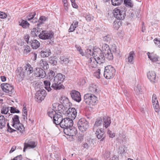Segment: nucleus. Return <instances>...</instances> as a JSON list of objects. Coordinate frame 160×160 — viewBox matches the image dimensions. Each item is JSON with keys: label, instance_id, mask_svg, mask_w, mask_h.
Masks as SVG:
<instances>
[{"label": "nucleus", "instance_id": "35", "mask_svg": "<svg viewBox=\"0 0 160 160\" xmlns=\"http://www.w3.org/2000/svg\"><path fill=\"white\" fill-rule=\"evenodd\" d=\"M7 121V119H6L3 116H0V129L5 126L6 122Z\"/></svg>", "mask_w": 160, "mask_h": 160}, {"label": "nucleus", "instance_id": "51", "mask_svg": "<svg viewBox=\"0 0 160 160\" xmlns=\"http://www.w3.org/2000/svg\"><path fill=\"white\" fill-rule=\"evenodd\" d=\"M153 41L156 45L160 48V39L156 38L154 39Z\"/></svg>", "mask_w": 160, "mask_h": 160}, {"label": "nucleus", "instance_id": "15", "mask_svg": "<svg viewBox=\"0 0 160 160\" xmlns=\"http://www.w3.org/2000/svg\"><path fill=\"white\" fill-rule=\"evenodd\" d=\"M88 92L94 94H97L100 91V89L98 86L93 83L90 84L88 88Z\"/></svg>", "mask_w": 160, "mask_h": 160}, {"label": "nucleus", "instance_id": "18", "mask_svg": "<svg viewBox=\"0 0 160 160\" xmlns=\"http://www.w3.org/2000/svg\"><path fill=\"white\" fill-rule=\"evenodd\" d=\"M148 58L153 62H155L157 63H160V58L159 56L153 53H150L149 52L147 53Z\"/></svg>", "mask_w": 160, "mask_h": 160}, {"label": "nucleus", "instance_id": "37", "mask_svg": "<svg viewBox=\"0 0 160 160\" xmlns=\"http://www.w3.org/2000/svg\"><path fill=\"white\" fill-rule=\"evenodd\" d=\"M52 106L53 108L56 112H61L62 105L59 104L58 103H54L52 104Z\"/></svg>", "mask_w": 160, "mask_h": 160}, {"label": "nucleus", "instance_id": "19", "mask_svg": "<svg viewBox=\"0 0 160 160\" xmlns=\"http://www.w3.org/2000/svg\"><path fill=\"white\" fill-rule=\"evenodd\" d=\"M97 64L96 60L93 57L89 59L87 63V65L91 69L96 68Z\"/></svg>", "mask_w": 160, "mask_h": 160}, {"label": "nucleus", "instance_id": "20", "mask_svg": "<svg viewBox=\"0 0 160 160\" xmlns=\"http://www.w3.org/2000/svg\"><path fill=\"white\" fill-rule=\"evenodd\" d=\"M63 118L61 112H57L53 118L54 123L56 125H59Z\"/></svg>", "mask_w": 160, "mask_h": 160}, {"label": "nucleus", "instance_id": "42", "mask_svg": "<svg viewBox=\"0 0 160 160\" xmlns=\"http://www.w3.org/2000/svg\"><path fill=\"white\" fill-rule=\"evenodd\" d=\"M125 4L127 7L132 8L133 6V4L131 0H124Z\"/></svg>", "mask_w": 160, "mask_h": 160}, {"label": "nucleus", "instance_id": "7", "mask_svg": "<svg viewBox=\"0 0 160 160\" xmlns=\"http://www.w3.org/2000/svg\"><path fill=\"white\" fill-rule=\"evenodd\" d=\"M126 12L119 8H117L114 10L113 15L118 19L123 20L126 16Z\"/></svg>", "mask_w": 160, "mask_h": 160}, {"label": "nucleus", "instance_id": "9", "mask_svg": "<svg viewBox=\"0 0 160 160\" xmlns=\"http://www.w3.org/2000/svg\"><path fill=\"white\" fill-rule=\"evenodd\" d=\"M64 133L68 136H74L77 133V130L72 126L63 129Z\"/></svg>", "mask_w": 160, "mask_h": 160}, {"label": "nucleus", "instance_id": "34", "mask_svg": "<svg viewBox=\"0 0 160 160\" xmlns=\"http://www.w3.org/2000/svg\"><path fill=\"white\" fill-rule=\"evenodd\" d=\"M19 25L23 28H27L29 27V24L27 21L21 19L19 21Z\"/></svg>", "mask_w": 160, "mask_h": 160}, {"label": "nucleus", "instance_id": "38", "mask_svg": "<svg viewBox=\"0 0 160 160\" xmlns=\"http://www.w3.org/2000/svg\"><path fill=\"white\" fill-rule=\"evenodd\" d=\"M38 27H37V29L36 28H34L33 29V31L32 32V33L34 36H38L40 38L39 35L41 34V32L39 31L38 29L39 28H38Z\"/></svg>", "mask_w": 160, "mask_h": 160}, {"label": "nucleus", "instance_id": "61", "mask_svg": "<svg viewBox=\"0 0 160 160\" xmlns=\"http://www.w3.org/2000/svg\"><path fill=\"white\" fill-rule=\"evenodd\" d=\"M110 152L109 151H106L105 153L104 154V156L105 158H108L110 156Z\"/></svg>", "mask_w": 160, "mask_h": 160}, {"label": "nucleus", "instance_id": "25", "mask_svg": "<svg viewBox=\"0 0 160 160\" xmlns=\"http://www.w3.org/2000/svg\"><path fill=\"white\" fill-rule=\"evenodd\" d=\"M65 78V76L64 75H63L61 73H59L55 76L53 81H55V82H58L59 83H62Z\"/></svg>", "mask_w": 160, "mask_h": 160}, {"label": "nucleus", "instance_id": "13", "mask_svg": "<svg viewBox=\"0 0 160 160\" xmlns=\"http://www.w3.org/2000/svg\"><path fill=\"white\" fill-rule=\"evenodd\" d=\"M24 145L23 151L25 152L26 149L33 148H35L37 145V143L34 141L29 140L27 141H26L24 143Z\"/></svg>", "mask_w": 160, "mask_h": 160}, {"label": "nucleus", "instance_id": "59", "mask_svg": "<svg viewBox=\"0 0 160 160\" xmlns=\"http://www.w3.org/2000/svg\"><path fill=\"white\" fill-rule=\"evenodd\" d=\"M7 16L6 14L4 12H0V18L4 19L6 18Z\"/></svg>", "mask_w": 160, "mask_h": 160}, {"label": "nucleus", "instance_id": "22", "mask_svg": "<svg viewBox=\"0 0 160 160\" xmlns=\"http://www.w3.org/2000/svg\"><path fill=\"white\" fill-rule=\"evenodd\" d=\"M35 74L37 77L43 78L46 76V73L44 71L40 68H36L35 70Z\"/></svg>", "mask_w": 160, "mask_h": 160}, {"label": "nucleus", "instance_id": "50", "mask_svg": "<svg viewBox=\"0 0 160 160\" xmlns=\"http://www.w3.org/2000/svg\"><path fill=\"white\" fill-rule=\"evenodd\" d=\"M60 59L61 61L63 62H64L65 64H67L68 63L69 60L68 58L64 56L61 57Z\"/></svg>", "mask_w": 160, "mask_h": 160}, {"label": "nucleus", "instance_id": "27", "mask_svg": "<svg viewBox=\"0 0 160 160\" xmlns=\"http://www.w3.org/2000/svg\"><path fill=\"white\" fill-rule=\"evenodd\" d=\"M95 131H96L95 134L97 136V138L98 139H100L102 138L101 140L102 141L104 139V137L103 135L104 132L103 129H97V130H96Z\"/></svg>", "mask_w": 160, "mask_h": 160}, {"label": "nucleus", "instance_id": "36", "mask_svg": "<svg viewBox=\"0 0 160 160\" xmlns=\"http://www.w3.org/2000/svg\"><path fill=\"white\" fill-rule=\"evenodd\" d=\"M41 56L43 57H48L51 54L50 50L49 49H44L41 52Z\"/></svg>", "mask_w": 160, "mask_h": 160}, {"label": "nucleus", "instance_id": "2", "mask_svg": "<svg viewBox=\"0 0 160 160\" xmlns=\"http://www.w3.org/2000/svg\"><path fill=\"white\" fill-rule=\"evenodd\" d=\"M101 50L102 54L105 56V57L108 59V60H112L113 58L112 54L111 52V51L110 49L109 46L106 44H102Z\"/></svg>", "mask_w": 160, "mask_h": 160}, {"label": "nucleus", "instance_id": "16", "mask_svg": "<svg viewBox=\"0 0 160 160\" xmlns=\"http://www.w3.org/2000/svg\"><path fill=\"white\" fill-rule=\"evenodd\" d=\"M152 101L155 111L156 112H158L160 110L159 106L157 96L155 94L152 95Z\"/></svg>", "mask_w": 160, "mask_h": 160}, {"label": "nucleus", "instance_id": "33", "mask_svg": "<svg viewBox=\"0 0 160 160\" xmlns=\"http://www.w3.org/2000/svg\"><path fill=\"white\" fill-rule=\"evenodd\" d=\"M135 54L134 51H132L130 52L128 54L127 58L128 62L131 64H132L133 62V59Z\"/></svg>", "mask_w": 160, "mask_h": 160}, {"label": "nucleus", "instance_id": "53", "mask_svg": "<svg viewBox=\"0 0 160 160\" xmlns=\"http://www.w3.org/2000/svg\"><path fill=\"white\" fill-rule=\"evenodd\" d=\"M103 40L106 42H109L111 40V37L110 35H108L104 36L103 38Z\"/></svg>", "mask_w": 160, "mask_h": 160}, {"label": "nucleus", "instance_id": "29", "mask_svg": "<svg viewBox=\"0 0 160 160\" xmlns=\"http://www.w3.org/2000/svg\"><path fill=\"white\" fill-rule=\"evenodd\" d=\"M103 119V126L106 128L109 127L111 122V118L109 117L104 116Z\"/></svg>", "mask_w": 160, "mask_h": 160}, {"label": "nucleus", "instance_id": "48", "mask_svg": "<svg viewBox=\"0 0 160 160\" xmlns=\"http://www.w3.org/2000/svg\"><path fill=\"white\" fill-rule=\"evenodd\" d=\"M124 148V147L122 145L120 146L118 150V153L121 154H124L125 151Z\"/></svg>", "mask_w": 160, "mask_h": 160}, {"label": "nucleus", "instance_id": "17", "mask_svg": "<svg viewBox=\"0 0 160 160\" xmlns=\"http://www.w3.org/2000/svg\"><path fill=\"white\" fill-rule=\"evenodd\" d=\"M72 99L78 102H79L81 100L80 93L76 90H72L71 93Z\"/></svg>", "mask_w": 160, "mask_h": 160}, {"label": "nucleus", "instance_id": "39", "mask_svg": "<svg viewBox=\"0 0 160 160\" xmlns=\"http://www.w3.org/2000/svg\"><path fill=\"white\" fill-rule=\"evenodd\" d=\"M44 84L45 86V88L48 92H50L51 90L50 87V83L49 81L45 80L44 81Z\"/></svg>", "mask_w": 160, "mask_h": 160}, {"label": "nucleus", "instance_id": "5", "mask_svg": "<svg viewBox=\"0 0 160 160\" xmlns=\"http://www.w3.org/2000/svg\"><path fill=\"white\" fill-rule=\"evenodd\" d=\"M12 127L20 132H22L24 130V128L20 123L19 116L17 115H14L12 118Z\"/></svg>", "mask_w": 160, "mask_h": 160}, {"label": "nucleus", "instance_id": "10", "mask_svg": "<svg viewBox=\"0 0 160 160\" xmlns=\"http://www.w3.org/2000/svg\"><path fill=\"white\" fill-rule=\"evenodd\" d=\"M40 35V38L42 39H51L53 36V33L52 32L42 31Z\"/></svg>", "mask_w": 160, "mask_h": 160}, {"label": "nucleus", "instance_id": "23", "mask_svg": "<svg viewBox=\"0 0 160 160\" xmlns=\"http://www.w3.org/2000/svg\"><path fill=\"white\" fill-rule=\"evenodd\" d=\"M39 65L40 68L44 70L47 69L49 68L48 64L45 59H41L39 62Z\"/></svg>", "mask_w": 160, "mask_h": 160}, {"label": "nucleus", "instance_id": "55", "mask_svg": "<svg viewBox=\"0 0 160 160\" xmlns=\"http://www.w3.org/2000/svg\"><path fill=\"white\" fill-rule=\"evenodd\" d=\"M10 112L11 113H19L20 112L16 108L14 107H10Z\"/></svg>", "mask_w": 160, "mask_h": 160}, {"label": "nucleus", "instance_id": "12", "mask_svg": "<svg viewBox=\"0 0 160 160\" xmlns=\"http://www.w3.org/2000/svg\"><path fill=\"white\" fill-rule=\"evenodd\" d=\"M27 76H26V78L27 79L32 81L33 80V78L31 77L30 75L33 71L32 68L31 67L30 65H27L26 67H24V70H23Z\"/></svg>", "mask_w": 160, "mask_h": 160}, {"label": "nucleus", "instance_id": "41", "mask_svg": "<svg viewBox=\"0 0 160 160\" xmlns=\"http://www.w3.org/2000/svg\"><path fill=\"white\" fill-rule=\"evenodd\" d=\"M134 91L136 94L137 95H139L142 92L141 86L139 85H137L134 88Z\"/></svg>", "mask_w": 160, "mask_h": 160}, {"label": "nucleus", "instance_id": "64", "mask_svg": "<svg viewBox=\"0 0 160 160\" xmlns=\"http://www.w3.org/2000/svg\"><path fill=\"white\" fill-rule=\"evenodd\" d=\"M32 60L34 61L36 60L37 59V54L36 53H32Z\"/></svg>", "mask_w": 160, "mask_h": 160}, {"label": "nucleus", "instance_id": "31", "mask_svg": "<svg viewBox=\"0 0 160 160\" xmlns=\"http://www.w3.org/2000/svg\"><path fill=\"white\" fill-rule=\"evenodd\" d=\"M112 54L116 56H120V50L115 44L112 45L111 50Z\"/></svg>", "mask_w": 160, "mask_h": 160}, {"label": "nucleus", "instance_id": "46", "mask_svg": "<svg viewBox=\"0 0 160 160\" xmlns=\"http://www.w3.org/2000/svg\"><path fill=\"white\" fill-rule=\"evenodd\" d=\"M36 15V13L34 12L29 13L27 17V20L30 21L32 20Z\"/></svg>", "mask_w": 160, "mask_h": 160}, {"label": "nucleus", "instance_id": "52", "mask_svg": "<svg viewBox=\"0 0 160 160\" xmlns=\"http://www.w3.org/2000/svg\"><path fill=\"white\" fill-rule=\"evenodd\" d=\"M75 47L77 51L79 52L80 54L82 56L84 55V53L83 51V50L80 46L76 45Z\"/></svg>", "mask_w": 160, "mask_h": 160}, {"label": "nucleus", "instance_id": "24", "mask_svg": "<svg viewBox=\"0 0 160 160\" xmlns=\"http://www.w3.org/2000/svg\"><path fill=\"white\" fill-rule=\"evenodd\" d=\"M103 123L102 119L101 118H99L96 119L95 124L94 125L93 130L95 132L96 130L98 129V128L102 125Z\"/></svg>", "mask_w": 160, "mask_h": 160}, {"label": "nucleus", "instance_id": "3", "mask_svg": "<svg viewBox=\"0 0 160 160\" xmlns=\"http://www.w3.org/2000/svg\"><path fill=\"white\" fill-rule=\"evenodd\" d=\"M116 70L112 66H107L105 68L104 73V77L107 79L113 78L115 74Z\"/></svg>", "mask_w": 160, "mask_h": 160}, {"label": "nucleus", "instance_id": "30", "mask_svg": "<svg viewBox=\"0 0 160 160\" xmlns=\"http://www.w3.org/2000/svg\"><path fill=\"white\" fill-rule=\"evenodd\" d=\"M17 75L21 78V80H22L25 77H26L27 76V75L25 74L24 71L21 68H18L17 70Z\"/></svg>", "mask_w": 160, "mask_h": 160}, {"label": "nucleus", "instance_id": "60", "mask_svg": "<svg viewBox=\"0 0 160 160\" xmlns=\"http://www.w3.org/2000/svg\"><path fill=\"white\" fill-rule=\"evenodd\" d=\"M108 133L110 137L113 138L115 137V134L112 132L111 131L108 130Z\"/></svg>", "mask_w": 160, "mask_h": 160}, {"label": "nucleus", "instance_id": "45", "mask_svg": "<svg viewBox=\"0 0 160 160\" xmlns=\"http://www.w3.org/2000/svg\"><path fill=\"white\" fill-rule=\"evenodd\" d=\"M10 110L9 107H4L1 109V112L2 114H7Z\"/></svg>", "mask_w": 160, "mask_h": 160}, {"label": "nucleus", "instance_id": "63", "mask_svg": "<svg viewBox=\"0 0 160 160\" xmlns=\"http://www.w3.org/2000/svg\"><path fill=\"white\" fill-rule=\"evenodd\" d=\"M68 103H69V100L68 98H66L63 100L62 103L63 105L67 106V104H68Z\"/></svg>", "mask_w": 160, "mask_h": 160}, {"label": "nucleus", "instance_id": "32", "mask_svg": "<svg viewBox=\"0 0 160 160\" xmlns=\"http://www.w3.org/2000/svg\"><path fill=\"white\" fill-rule=\"evenodd\" d=\"M29 44H31L33 49H36L40 46V43L39 41L36 40H32L29 42Z\"/></svg>", "mask_w": 160, "mask_h": 160}, {"label": "nucleus", "instance_id": "56", "mask_svg": "<svg viewBox=\"0 0 160 160\" xmlns=\"http://www.w3.org/2000/svg\"><path fill=\"white\" fill-rule=\"evenodd\" d=\"M7 126L8 127V129L7 131L10 132H13L15 131L16 130L14 129H12V128L10 127L9 125V123L8 122L7 123Z\"/></svg>", "mask_w": 160, "mask_h": 160}, {"label": "nucleus", "instance_id": "43", "mask_svg": "<svg viewBox=\"0 0 160 160\" xmlns=\"http://www.w3.org/2000/svg\"><path fill=\"white\" fill-rule=\"evenodd\" d=\"M122 2L123 0H111L112 4L115 6L120 5Z\"/></svg>", "mask_w": 160, "mask_h": 160}, {"label": "nucleus", "instance_id": "11", "mask_svg": "<svg viewBox=\"0 0 160 160\" xmlns=\"http://www.w3.org/2000/svg\"><path fill=\"white\" fill-rule=\"evenodd\" d=\"M46 95V91L44 89H42L37 92L35 97L38 101H41L44 99Z\"/></svg>", "mask_w": 160, "mask_h": 160}, {"label": "nucleus", "instance_id": "54", "mask_svg": "<svg viewBox=\"0 0 160 160\" xmlns=\"http://www.w3.org/2000/svg\"><path fill=\"white\" fill-rule=\"evenodd\" d=\"M22 116L24 119H25V117H27V108L26 107H24L22 110Z\"/></svg>", "mask_w": 160, "mask_h": 160}, {"label": "nucleus", "instance_id": "1", "mask_svg": "<svg viewBox=\"0 0 160 160\" xmlns=\"http://www.w3.org/2000/svg\"><path fill=\"white\" fill-rule=\"evenodd\" d=\"M90 53L89 54H92V56L95 59L98 64H101L103 63L105 61V56L102 54L101 50L99 48H95L93 49V51L90 49L89 50Z\"/></svg>", "mask_w": 160, "mask_h": 160}, {"label": "nucleus", "instance_id": "49", "mask_svg": "<svg viewBox=\"0 0 160 160\" xmlns=\"http://www.w3.org/2000/svg\"><path fill=\"white\" fill-rule=\"evenodd\" d=\"M46 19V18L44 16H41L39 18V23H38L37 24L38 27H39L40 25L42 24L43 22L45 21Z\"/></svg>", "mask_w": 160, "mask_h": 160}, {"label": "nucleus", "instance_id": "44", "mask_svg": "<svg viewBox=\"0 0 160 160\" xmlns=\"http://www.w3.org/2000/svg\"><path fill=\"white\" fill-rule=\"evenodd\" d=\"M125 135L123 133L120 134L119 137L118 138V139L119 140H121L122 142H124L125 141L126 139Z\"/></svg>", "mask_w": 160, "mask_h": 160}, {"label": "nucleus", "instance_id": "8", "mask_svg": "<svg viewBox=\"0 0 160 160\" xmlns=\"http://www.w3.org/2000/svg\"><path fill=\"white\" fill-rule=\"evenodd\" d=\"M73 122L72 119L69 118H66L62 119L59 124L60 127L64 128H67L69 127L72 126Z\"/></svg>", "mask_w": 160, "mask_h": 160}, {"label": "nucleus", "instance_id": "62", "mask_svg": "<svg viewBox=\"0 0 160 160\" xmlns=\"http://www.w3.org/2000/svg\"><path fill=\"white\" fill-rule=\"evenodd\" d=\"M78 22L77 21L75 20L73 21L72 24L74 26V28L75 29L77 27H78Z\"/></svg>", "mask_w": 160, "mask_h": 160}, {"label": "nucleus", "instance_id": "6", "mask_svg": "<svg viewBox=\"0 0 160 160\" xmlns=\"http://www.w3.org/2000/svg\"><path fill=\"white\" fill-rule=\"evenodd\" d=\"M78 126L80 131L82 132H84L88 128L89 123L85 119L82 118L78 121Z\"/></svg>", "mask_w": 160, "mask_h": 160}, {"label": "nucleus", "instance_id": "28", "mask_svg": "<svg viewBox=\"0 0 160 160\" xmlns=\"http://www.w3.org/2000/svg\"><path fill=\"white\" fill-rule=\"evenodd\" d=\"M64 87V86L59 82H55V81H53L52 84L51 86V88L55 90H59Z\"/></svg>", "mask_w": 160, "mask_h": 160}, {"label": "nucleus", "instance_id": "40", "mask_svg": "<svg viewBox=\"0 0 160 160\" xmlns=\"http://www.w3.org/2000/svg\"><path fill=\"white\" fill-rule=\"evenodd\" d=\"M57 112L54 109H50L48 110V114L49 116L52 118H53L54 116L56 114H57Z\"/></svg>", "mask_w": 160, "mask_h": 160}, {"label": "nucleus", "instance_id": "26", "mask_svg": "<svg viewBox=\"0 0 160 160\" xmlns=\"http://www.w3.org/2000/svg\"><path fill=\"white\" fill-rule=\"evenodd\" d=\"M147 77L151 82H155L156 74L154 71H149L147 73Z\"/></svg>", "mask_w": 160, "mask_h": 160}, {"label": "nucleus", "instance_id": "4", "mask_svg": "<svg viewBox=\"0 0 160 160\" xmlns=\"http://www.w3.org/2000/svg\"><path fill=\"white\" fill-rule=\"evenodd\" d=\"M84 101L87 104L93 105L98 101L97 97L93 94L87 93L84 97Z\"/></svg>", "mask_w": 160, "mask_h": 160}, {"label": "nucleus", "instance_id": "47", "mask_svg": "<svg viewBox=\"0 0 160 160\" xmlns=\"http://www.w3.org/2000/svg\"><path fill=\"white\" fill-rule=\"evenodd\" d=\"M24 50L23 51L24 54H27L31 51L30 47L28 45L24 46Z\"/></svg>", "mask_w": 160, "mask_h": 160}, {"label": "nucleus", "instance_id": "58", "mask_svg": "<svg viewBox=\"0 0 160 160\" xmlns=\"http://www.w3.org/2000/svg\"><path fill=\"white\" fill-rule=\"evenodd\" d=\"M93 17L91 15H87L86 16V20L88 21H90L93 20Z\"/></svg>", "mask_w": 160, "mask_h": 160}, {"label": "nucleus", "instance_id": "57", "mask_svg": "<svg viewBox=\"0 0 160 160\" xmlns=\"http://www.w3.org/2000/svg\"><path fill=\"white\" fill-rule=\"evenodd\" d=\"M90 145V142L88 141L87 142L84 143L83 144V146L84 148L88 149L89 148Z\"/></svg>", "mask_w": 160, "mask_h": 160}, {"label": "nucleus", "instance_id": "21", "mask_svg": "<svg viewBox=\"0 0 160 160\" xmlns=\"http://www.w3.org/2000/svg\"><path fill=\"white\" fill-rule=\"evenodd\" d=\"M69 117L72 118L71 119H74L77 116L76 110L74 108H69L67 111Z\"/></svg>", "mask_w": 160, "mask_h": 160}, {"label": "nucleus", "instance_id": "14", "mask_svg": "<svg viewBox=\"0 0 160 160\" xmlns=\"http://www.w3.org/2000/svg\"><path fill=\"white\" fill-rule=\"evenodd\" d=\"M1 86L3 91L6 93L11 94L13 92V88L10 84L4 83L1 85Z\"/></svg>", "mask_w": 160, "mask_h": 160}]
</instances>
